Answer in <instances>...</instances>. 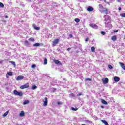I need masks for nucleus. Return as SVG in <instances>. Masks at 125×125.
<instances>
[{
    "label": "nucleus",
    "mask_w": 125,
    "mask_h": 125,
    "mask_svg": "<svg viewBox=\"0 0 125 125\" xmlns=\"http://www.w3.org/2000/svg\"><path fill=\"white\" fill-rule=\"evenodd\" d=\"M117 1H118V2H121V0H117Z\"/></svg>",
    "instance_id": "47"
},
{
    "label": "nucleus",
    "mask_w": 125,
    "mask_h": 125,
    "mask_svg": "<svg viewBox=\"0 0 125 125\" xmlns=\"http://www.w3.org/2000/svg\"><path fill=\"white\" fill-rule=\"evenodd\" d=\"M103 81V83L105 84L108 83H109V79L107 78H105Z\"/></svg>",
    "instance_id": "12"
},
{
    "label": "nucleus",
    "mask_w": 125,
    "mask_h": 125,
    "mask_svg": "<svg viewBox=\"0 0 125 125\" xmlns=\"http://www.w3.org/2000/svg\"><path fill=\"white\" fill-rule=\"evenodd\" d=\"M101 121L105 125H109V124H108V122H107V121H106V120H102Z\"/></svg>",
    "instance_id": "20"
},
{
    "label": "nucleus",
    "mask_w": 125,
    "mask_h": 125,
    "mask_svg": "<svg viewBox=\"0 0 125 125\" xmlns=\"http://www.w3.org/2000/svg\"><path fill=\"white\" fill-rule=\"evenodd\" d=\"M87 11H89V12H91V11H93V7L91 6H88L87 8Z\"/></svg>",
    "instance_id": "8"
},
{
    "label": "nucleus",
    "mask_w": 125,
    "mask_h": 125,
    "mask_svg": "<svg viewBox=\"0 0 125 125\" xmlns=\"http://www.w3.org/2000/svg\"><path fill=\"white\" fill-rule=\"evenodd\" d=\"M9 113V110L7 111L6 112H5L3 114V117H6L7 115H8V113Z\"/></svg>",
    "instance_id": "21"
},
{
    "label": "nucleus",
    "mask_w": 125,
    "mask_h": 125,
    "mask_svg": "<svg viewBox=\"0 0 125 125\" xmlns=\"http://www.w3.org/2000/svg\"><path fill=\"white\" fill-rule=\"evenodd\" d=\"M91 51L92 52H95V48L94 46L91 47Z\"/></svg>",
    "instance_id": "23"
},
{
    "label": "nucleus",
    "mask_w": 125,
    "mask_h": 125,
    "mask_svg": "<svg viewBox=\"0 0 125 125\" xmlns=\"http://www.w3.org/2000/svg\"><path fill=\"white\" fill-rule=\"evenodd\" d=\"M24 79V76H18V77L16 78V81H19L20 80H23Z\"/></svg>",
    "instance_id": "11"
},
{
    "label": "nucleus",
    "mask_w": 125,
    "mask_h": 125,
    "mask_svg": "<svg viewBox=\"0 0 125 125\" xmlns=\"http://www.w3.org/2000/svg\"><path fill=\"white\" fill-rule=\"evenodd\" d=\"M101 102L103 104H104V105L108 104V103H107V102L106 101H105V100H102Z\"/></svg>",
    "instance_id": "16"
},
{
    "label": "nucleus",
    "mask_w": 125,
    "mask_h": 125,
    "mask_svg": "<svg viewBox=\"0 0 125 125\" xmlns=\"http://www.w3.org/2000/svg\"><path fill=\"white\" fill-rule=\"evenodd\" d=\"M81 95H82V93H79L77 94L78 96H81Z\"/></svg>",
    "instance_id": "39"
},
{
    "label": "nucleus",
    "mask_w": 125,
    "mask_h": 125,
    "mask_svg": "<svg viewBox=\"0 0 125 125\" xmlns=\"http://www.w3.org/2000/svg\"><path fill=\"white\" fill-rule=\"evenodd\" d=\"M32 68H36V64L32 65Z\"/></svg>",
    "instance_id": "38"
},
{
    "label": "nucleus",
    "mask_w": 125,
    "mask_h": 125,
    "mask_svg": "<svg viewBox=\"0 0 125 125\" xmlns=\"http://www.w3.org/2000/svg\"><path fill=\"white\" fill-rule=\"evenodd\" d=\"M119 64H120L121 67L122 68V69H123V70H125V64L122 62H119Z\"/></svg>",
    "instance_id": "7"
},
{
    "label": "nucleus",
    "mask_w": 125,
    "mask_h": 125,
    "mask_svg": "<svg viewBox=\"0 0 125 125\" xmlns=\"http://www.w3.org/2000/svg\"><path fill=\"white\" fill-rule=\"evenodd\" d=\"M17 125H21L17 124Z\"/></svg>",
    "instance_id": "51"
},
{
    "label": "nucleus",
    "mask_w": 125,
    "mask_h": 125,
    "mask_svg": "<svg viewBox=\"0 0 125 125\" xmlns=\"http://www.w3.org/2000/svg\"><path fill=\"white\" fill-rule=\"evenodd\" d=\"M105 27H107V28H111L112 24H111V22H105Z\"/></svg>",
    "instance_id": "9"
},
{
    "label": "nucleus",
    "mask_w": 125,
    "mask_h": 125,
    "mask_svg": "<svg viewBox=\"0 0 125 125\" xmlns=\"http://www.w3.org/2000/svg\"><path fill=\"white\" fill-rule=\"evenodd\" d=\"M99 7H100V8L101 9H103V6L102 5V4H100L99 5Z\"/></svg>",
    "instance_id": "31"
},
{
    "label": "nucleus",
    "mask_w": 125,
    "mask_h": 125,
    "mask_svg": "<svg viewBox=\"0 0 125 125\" xmlns=\"http://www.w3.org/2000/svg\"><path fill=\"white\" fill-rule=\"evenodd\" d=\"M37 86H36V85H32V89L33 90H35V89H36V88H37Z\"/></svg>",
    "instance_id": "28"
},
{
    "label": "nucleus",
    "mask_w": 125,
    "mask_h": 125,
    "mask_svg": "<svg viewBox=\"0 0 125 125\" xmlns=\"http://www.w3.org/2000/svg\"><path fill=\"white\" fill-rule=\"evenodd\" d=\"M29 103H30V101L29 100H26L23 103V105H26L29 104Z\"/></svg>",
    "instance_id": "19"
},
{
    "label": "nucleus",
    "mask_w": 125,
    "mask_h": 125,
    "mask_svg": "<svg viewBox=\"0 0 125 125\" xmlns=\"http://www.w3.org/2000/svg\"><path fill=\"white\" fill-rule=\"evenodd\" d=\"M46 64H47V59L46 58H44L43 64L46 65Z\"/></svg>",
    "instance_id": "22"
},
{
    "label": "nucleus",
    "mask_w": 125,
    "mask_h": 125,
    "mask_svg": "<svg viewBox=\"0 0 125 125\" xmlns=\"http://www.w3.org/2000/svg\"><path fill=\"white\" fill-rule=\"evenodd\" d=\"M76 53H79V50L76 51Z\"/></svg>",
    "instance_id": "49"
},
{
    "label": "nucleus",
    "mask_w": 125,
    "mask_h": 125,
    "mask_svg": "<svg viewBox=\"0 0 125 125\" xmlns=\"http://www.w3.org/2000/svg\"><path fill=\"white\" fill-rule=\"evenodd\" d=\"M28 87H29V84H25L24 85H21L20 87V88L21 89H24L25 88H28Z\"/></svg>",
    "instance_id": "5"
},
{
    "label": "nucleus",
    "mask_w": 125,
    "mask_h": 125,
    "mask_svg": "<svg viewBox=\"0 0 125 125\" xmlns=\"http://www.w3.org/2000/svg\"><path fill=\"white\" fill-rule=\"evenodd\" d=\"M29 41H30V42H35V39L33 38H30L29 39Z\"/></svg>",
    "instance_id": "27"
},
{
    "label": "nucleus",
    "mask_w": 125,
    "mask_h": 125,
    "mask_svg": "<svg viewBox=\"0 0 125 125\" xmlns=\"http://www.w3.org/2000/svg\"><path fill=\"white\" fill-rule=\"evenodd\" d=\"M54 62L57 65H59V63H61L60 61L59 60H54Z\"/></svg>",
    "instance_id": "18"
},
{
    "label": "nucleus",
    "mask_w": 125,
    "mask_h": 125,
    "mask_svg": "<svg viewBox=\"0 0 125 125\" xmlns=\"http://www.w3.org/2000/svg\"><path fill=\"white\" fill-rule=\"evenodd\" d=\"M74 21H75V22H80V20L79 19L76 18Z\"/></svg>",
    "instance_id": "29"
},
{
    "label": "nucleus",
    "mask_w": 125,
    "mask_h": 125,
    "mask_svg": "<svg viewBox=\"0 0 125 125\" xmlns=\"http://www.w3.org/2000/svg\"><path fill=\"white\" fill-rule=\"evenodd\" d=\"M82 125H85V124H82Z\"/></svg>",
    "instance_id": "52"
},
{
    "label": "nucleus",
    "mask_w": 125,
    "mask_h": 125,
    "mask_svg": "<svg viewBox=\"0 0 125 125\" xmlns=\"http://www.w3.org/2000/svg\"><path fill=\"white\" fill-rule=\"evenodd\" d=\"M8 76H9L8 75L6 74V77L7 78H9Z\"/></svg>",
    "instance_id": "46"
},
{
    "label": "nucleus",
    "mask_w": 125,
    "mask_h": 125,
    "mask_svg": "<svg viewBox=\"0 0 125 125\" xmlns=\"http://www.w3.org/2000/svg\"><path fill=\"white\" fill-rule=\"evenodd\" d=\"M108 68H109V69H113V66L109 64Z\"/></svg>",
    "instance_id": "34"
},
{
    "label": "nucleus",
    "mask_w": 125,
    "mask_h": 125,
    "mask_svg": "<svg viewBox=\"0 0 125 125\" xmlns=\"http://www.w3.org/2000/svg\"><path fill=\"white\" fill-rule=\"evenodd\" d=\"M111 40L113 41V42H115V41H117V36H116V35L112 36Z\"/></svg>",
    "instance_id": "14"
},
{
    "label": "nucleus",
    "mask_w": 125,
    "mask_h": 125,
    "mask_svg": "<svg viewBox=\"0 0 125 125\" xmlns=\"http://www.w3.org/2000/svg\"><path fill=\"white\" fill-rule=\"evenodd\" d=\"M24 42L25 45H29V44H30V43H29V42H28V40H25Z\"/></svg>",
    "instance_id": "24"
},
{
    "label": "nucleus",
    "mask_w": 125,
    "mask_h": 125,
    "mask_svg": "<svg viewBox=\"0 0 125 125\" xmlns=\"http://www.w3.org/2000/svg\"><path fill=\"white\" fill-rule=\"evenodd\" d=\"M120 77L115 76L114 77V82H120Z\"/></svg>",
    "instance_id": "10"
},
{
    "label": "nucleus",
    "mask_w": 125,
    "mask_h": 125,
    "mask_svg": "<svg viewBox=\"0 0 125 125\" xmlns=\"http://www.w3.org/2000/svg\"><path fill=\"white\" fill-rule=\"evenodd\" d=\"M100 11L101 12V13H104V14H108V9H107L106 8H104L103 10L102 11L100 10Z\"/></svg>",
    "instance_id": "3"
},
{
    "label": "nucleus",
    "mask_w": 125,
    "mask_h": 125,
    "mask_svg": "<svg viewBox=\"0 0 125 125\" xmlns=\"http://www.w3.org/2000/svg\"><path fill=\"white\" fill-rule=\"evenodd\" d=\"M41 45H42V44L40 43H36L33 44V46L34 47L40 46Z\"/></svg>",
    "instance_id": "15"
},
{
    "label": "nucleus",
    "mask_w": 125,
    "mask_h": 125,
    "mask_svg": "<svg viewBox=\"0 0 125 125\" xmlns=\"http://www.w3.org/2000/svg\"><path fill=\"white\" fill-rule=\"evenodd\" d=\"M89 25L91 28H93V29H98V26L96 24H94L93 23H90V24H89Z\"/></svg>",
    "instance_id": "4"
},
{
    "label": "nucleus",
    "mask_w": 125,
    "mask_h": 125,
    "mask_svg": "<svg viewBox=\"0 0 125 125\" xmlns=\"http://www.w3.org/2000/svg\"><path fill=\"white\" fill-rule=\"evenodd\" d=\"M106 3H108L109 4V2H106Z\"/></svg>",
    "instance_id": "53"
},
{
    "label": "nucleus",
    "mask_w": 125,
    "mask_h": 125,
    "mask_svg": "<svg viewBox=\"0 0 125 125\" xmlns=\"http://www.w3.org/2000/svg\"><path fill=\"white\" fill-rule=\"evenodd\" d=\"M24 115H25V112H24V111H21V113L20 114V117H24Z\"/></svg>",
    "instance_id": "17"
},
{
    "label": "nucleus",
    "mask_w": 125,
    "mask_h": 125,
    "mask_svg": "<svg viewBox=\"0 0 125 125\" xmlns=\"http://www.w3.org/2000/svg\"><path fill=\"white\" fill-rule=\"evenodd\" d=\"M70 95H71L72 96V97H75V94H71Z\"/></svg>",
    "instance_id": "41"
},
{
    "label": "nucleus",
    "mask_w": 125,
    "mask_h": 125,
    "mask_svg": "<svg viewBox=\"0 0 125 125\" xmlns=\"http://www.w3.org/2000/svg\"><path fill=\"white\" fill-rule=\"evenodd\" d=\"M104 2H106V0H104Z\"/></svg>",
    "instance_id": "50"
},
{
    "label": "nucleus",
    "mask_w": 125,
    "mask_h": 125,
    "mask_svg": "<svg viewBox=\"0 0 125 125\" xmlns=\"http://www.w3.org/2000/svg\"><path fill=\"white\" fill-rule=\"evenodd\" d=\"M85 42H88V38H86L85 40Z\"/></svg>",
    "instance_id": "44"
},
{
    "label": "nucleus",
    "mask_w": 125,
    "mask_h": 125,
    "mask_svg": "<svg viewBox=\"0 0 125 125\" xmlns=\"http://www.w3.org/2000/svg\"><path fill=\"white\" fill-rule=\"evenodd\" d=\"M0 63H1V62H0Z\"/></svg>",
    "instance_id": "55"
},
{
    "label": "nucleus",
    "mask_w": 125,
    "mask_h": 125,
    "mask_svg": "<svg viewBox=\"0 0 125 125\" xmlns=\"http://www.w3.org/2000/svg\"><path fill=\"white\" fill-rule=\"evenodd\" d=\"M101 107L102 109H104V106H103V105H102V106H101Z\"/></svg>",
    "instance_id": "45"
},
{
    "label": "nucleus",
    "mask_w": 125,
    "mask_h": 125,
    "mask_svg": "<svg viewBox=\"0 0 125 125\" xmlns=\"http://www.w3.org/2000/svg\"><path fill=\"white\" fill-rule=\"evenodd\" d=\"M85 81H91V79H90V78H86V79H85Z\"/></svg>",
    "instance_id": "37"
},
{
    "label": "nucleus",
    "mask_w": 125,
    "mask_h": 125,
    "mask_svg": "<svg viewBox=\"0 0 125 125\" xmlns=\"http://www.w3.org/2000/svg\"><path fill=\"white\" fill-rule=\"evenodd\" d=\"M5 17V18H8V16H6Z\"/></svg>",
    "instance_id": "48"
},
{
    "label": "nucleus",
    "mask_w": 125,
    "mask_h": 125,
    "mask_svg": "<svg viewBox=\"0 0 125 125\" xmlns=\"http://www.w3.org/2000/svg\"><path fill=\"white\" fill-rule=\"evenodd\" d=\"M63 103H61L60 102H58V105H62Z\"/></svg>",
    "instance_id": "35"
},
{
    "label": "nucleus",
    "mask_w": 125,
    "mask_h": 125,
    "mask_svg": "<svg viewBox=\"0 0 125 125\" xmlns=\"http://www.w3.org/2000/svg\"><path fill=\"white\" fill-rule=\"evenodd\" d=\"M0 7H2V8L4 7V5L3 4V3L0 2Z\"/></svg>",
    "instance_id": "26"
},
{
    "label": "nucleus",
    "mask_w": 125,
    "mask_h": 125,
    "mask_svg": "<svg viewBox=\"0 0 125 125\" xmlns=\"http://www.w3.org/2000/svg\"><path fill=\"white\" fill-rule=\"evenodd\" d=\"M124 39H125V35L124 36Z\"/></svg>",
    "instance_id": "54"
},
{
    "label": "nucleus",
    "mask_w": 125,
    "mask_h": 125,
    "mask_svg": "<svg viewBox=\"0 0 125 125\" xmlns=\"http://www.w3.org/2000/svg\"><path fill=\"white\" fill-rule=\"evenodd\" d=\"M67 51H70V50H71V48H68L67 49Z\"/></svg>",
    "instance_id": "42"
},
{
    "label": "nucleus",
    "mask_w": 125,
    "mask_h": 125,
    "mask_svg": "<svg viewBox=\"0 0 125 125\" xmlns=\"http://www.w3.org/2000/svg\"><path fill=\"white\" fill-rule=\"evenodd\" d=\"M71 110L72 111H77L78 108H77V107L74 108V107H71Z\"/></svg>",
    "instance_id": "25"
},
{
    "label": "nucleus",
    "mask_w": 125,
    "mask_h": 125,
    "mask_svg": "<svg viewBox=\"0 0 125 125\" xmlns=\"http://www.w3.org/2000/svg\"><path fill=\"white\" fill-rule=\"evenodd\" d=\"M33 27L35 30H37V31H39V30H41L40 27L36 26V25L33 24Z\"/></svg>",
    "instance_id": "13"
},
{
    "label": "nucleus",
    "mask_w": 125,
    "mask_h": 125,
    "mask_svg": "<svg viewBox=\"0 0 125 125\" xmlns=\"http://www.w3.org/2000/svg\"><path fill=\"white\" fill-rule=\"evenodd\" d=\"M43 102L44 103V104H43L44 106H47V102H48V101H47V98L45 97L44 101H43Z\"/></svg>",
    "instance_id": "6"
},
{
    "label": "nucleus",
    "mask_w": 125,
    "mask_h": 125,
    "mask_svg": "<svg viewBox=\"0 0 125 125\" xmlns=\"http://www.w3.org/2000/svg\"><path fill=\"white\" fill-rule=\"evenodd\" d=\"M11 63L12 65H14V66H15V62L11 61Z\"/></svg>",
    "instance_id": "36"
},
{
    "label": "nucleus",
    "mask_w": 125,
    "mask_h": 125,
    "mask_svg": "<svg viewBox=\"0 0 125 125\" xmlns=\"http://www.w3.org/2000/svg\"><path fill=\"white\" fill-rule=\"evenodd\" d=\"M101 34L102 35H103L104 36V35H106V32H104V31H101Z\"/></svg>",
    "instance_id": "33"
},
{
    "label": "nucleus",
    "mask_w": 125,
    "mask_h": 125,
    "mask_svg": "<svg viewBox=\"0 0 125 125\" xmlns=\"http://www.w3.org/2000/svg\"><path fill=\"white\" fill-rule=\"evenodd\" d=\"M13 93L14 95L16 96H23V92H18L17 90H15L13 91Z\"/></svg>",
    "instance_id": "1"
},
{
    "label": "nucleus",
    "mask_w": 125,
    "mask_h": 125,
    "mask_svg": "<svg viewBox=\"0 0 125 125\" xmlns=\"http://www.w3.org/2000/svg\"><path fill=\"white\" fill-rule=\"evenodd\" d=\"M69 37L71 38H73V35L69 34Z\"/></svg>",
    "instance_id": "40"
},
{
    "label": "nucleus",
    "mask_w": 125,
    "mask_h": 125,
    "mask_svg": "<svg viewBox=\"0 0 125 125\" xmlns=\"http://www.w3.org/2000/svg\"><path fill=\"white\" fill-rule=\"evenodd\" d=\"M120 16H121V17H125V13L121 14Z\"/></svg>",
    "instance_id": "32"
},
{
    "label": "nucleus",
    "mask_w": 125,
    "mask_h": 125,
    "mask_svg": "<svg viewBox=\"0 0 125 125\" xmlns=\"http://www.w3.org/2000/svg\"><path fill=\"white\" fill-rule=\"evenodd\" d=\"M7 74L8 75V76H12V72H8Z\"/></svg>",
    "instance_id": "30"
},
{
    "label": "nucleus",
    "mask_w": 125,
    "mask_h": 125,
    "mask_svg": "<svg viewBox=\"0 0 125 125\" xmlns=\"http://www.w3.org/2000/svg\"><path fill=\"white\" fill-rule=\"evenodd\" d=\"M118 10H119V11L122 10V8H121V7H119V8H118Z\"/></svg>",
    "instance_id": "43"
},
{
    "label": "nucleus",
    "mask_w": 125,
    "mask_h": 125,
    "mask_svg": "<svg viewBox=\"0 0 125 125\" xmlns=\"http://www.w3.org/2000/svg\"><path fill=\"white\" fill-rule=\"evenodd\" d=\"M59 42V40L58 39H57L53 42L52 44L53 46H56V45L58 44Z\"/></svg>",
    "instance_id": "2"
}]
</instances>
